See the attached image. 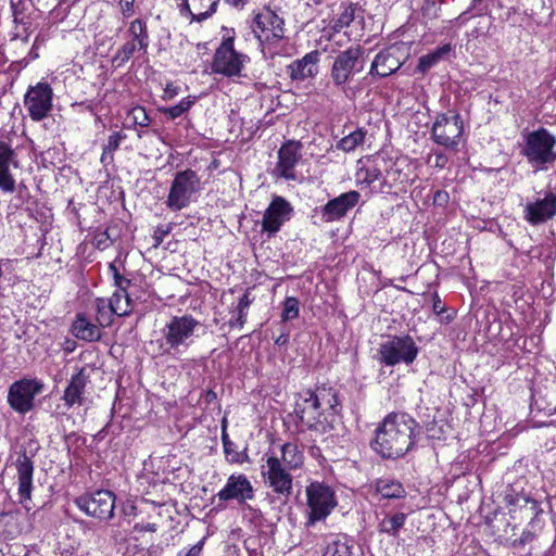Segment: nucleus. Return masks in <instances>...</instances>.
Wrapping results in <instances>:
<instances>
[{
  "label": "nucleus",
  "instance_id": "obj_30",
  "mask_svg": "<svg viewBox=\"0 0 556 556\" xmlns=\"http://www.w3.org/2000/svg\"><path fill=\"white\" fill-rule=\"evenodd\" d=\"M128 33L135 43L137 41L138 50L147 51L149 47V35L147 23L141 18H136L129 23Z\"/></svg>",
  "mask_w": 556,
  "mask_h": 556
},
{
  "label": "nucleus",
  "instance_id": "obj_53",
  "mask_svg": "<svg viewBox=\"0 0 556 556\" xmlns=\"http://www.w3.org/2000/svg\"><path fill=\"white\" fill-rule=\"evenodd\" d=\"M203 548V542L200 541L191 546L187 552L180 551L177 556H200Z\"/></svg>",
  "mask_w": 556,
  "mask_h": 556
},
{
  "label": "nucleus",
  "instance_id": "obj_9",
  "mask_svg": "<svg viewBox=\"0 0 556 556\" xmlns=\"http://www.w3.org/2000/svg\"><path fill=\"white\" fill-rule=\"evenodd\" d=\"M75 504L87 516L108 521L114 516L115 495L109 490H97L78 496Z\"/></svg>",
  "mask_w": 556,
  "mask_h": 556
},
{
  "label": "nucleus",
  "instance_id": "obj_18",
  "mask_svg": "<svg viewBox=\"0 0 556 556\" xmlns=\"http://www.w3.org/2000/svg\"><path fill=\"white\" fill-rule=\"evenodd\" d=\"M302 143L300 141L288 140L278 150V162L275 167L277 176L286 180H294L295 166L299 164Z\"/></svg>",
  "mask_w": 556,
  "mask_h": 556
},
{
  "label": "nucleus",
  "instance_id": "obj_34",
  "mask_svg": "<svg viewBox=\"0 0 556 556\" xmlns=\"http://www.w3.org/2000/svg\"><path fill=\"white\" fill-rule=\"evenodd\" d=\"M351 547L345 535H338L327 543L324 556H351Z\"/></svg>",
  "mask_w": 556,
  "mask_h": 556
},
{
  "label": "nucleus",
  "instance_id": "obj_1",
  "mask_svg": "<svg viewBox=\"0 0 556 556\" xmlns=\"http://www.w3.org/2000/svg\"><path fill=\"white\" fill-rule=\"evenodd\" d=\"M418 432V424L408 414L391 413L376 428L370 446L384 459H397L414 447Z\"/></svg>",
  "mask_w": 556,
  "mask_h": 556
},
{
  "label": "nucleus",
  "instance_id": "obj_37",
  "mask_svg": "<svg viewBox=\"0 0 556 556\" xmlns=\"http://www.w3.org/2000/svg\"><path fill=\"white\" fill-rule=\"evenodd\" d=\"M314 392L317 402H319L321 410H324L326 407L334 409L339 405L338 394L334 389L321 387L317 388V390Z\"/></svg>",
  "mask_w": 556,
  "mask_h": 556
},
{
  "label": "nucleus",
  "instance_id": "obj_16",
  "mask_svg": "<svg viewBox=\"0 0 556 556\" xmlns=\"http://www.w3.org/2000/svg\"><path fill=\"white\" fill-rule=\"evenodd\" d=\"M254 489L250 480L243 473L231 475L228 477L226 484L217 493L219 501H236L240 505H244L248 501L254 498Z\"/></svg>",
  "mask_w": 556,
  "mask_h": 556
},
{
  "label": "nucleus",
  "instance_id": "obj_33",
  "mask_svg": "<svg viewBox=\"0 0 556 556\" xmlns=\"http://www.w3.org/2000/svg\"><path fill=\"white\" fill-rule=\"evenodd\" d=\"M407 515L404 513H395L383 518L379 523V531L391 536H396L400 529L405 525Z\"/></svg>",
  "mask_w": 556,
  "mask_h": 556
},
{
  "label": "nucleus",
  "instance_id": "obj_4",
  "mask_svg": "<svg viewBox=\"0 0 556 556\" xmlns=\"http://www.w3.org/2000/svg\"><path fill=\"white\" fill-rule=\"evenodd\" d=\"M200 321L192 315L174 316L162 329L163 338L167 346L166 353L179 354L186 351L192 343Z\"/></svg>",
  "mask_w": 556,
  "mask_h": 556
},
{
  "label": "nucleus",
  "instance_id": "obj_6",
  "mask_svg": "<svg viewBox=\"0 0 556 556\" xmlns=\"http://www.w3.org/2000/svg\"><path fill=\"white\" fill-rule=\"evenodd\" d=\"M419 348L414 339L408 336H392L388 341L380 344L378 354L379 362L388 367L400 363L410 365L417 358Z\"/></svg>",
  "mask_w": 556,
  "mask_h": 556
},
{
  "label": "nucleus",
  "instance_id": "obj_39",
  "mask_svg": "<svg viewBox=\"0 0 556 556\" xmlns=\"http://www.w3.org/2000/svg\"><path fill=\"white\" fill-rule=\"evenodd\" d=\"M97 308V320L101 327H108L113 321V307L105 299H97L96 301Z\"/></svg>",
  "mask_w": 556,
  "mask_h": 556
},
{
  "label": "nucleus",
  "instance_id": "obj_50",
  "mask_svg": "<svg viewBox=\"0 0 556 556\" xmlns=\"http://www.w3.org/2000/svg\"><path fill=\"white\" fill-rule=\"evenodd\" d=\"M533 539H534V534L531 531H529V530H525L521 533L519 539L514 540L513 546H515V547L523 546V545L532 542Z\"/></svg>",
  "mask_w": 556,
  "mask_h": 556
},
{
  "label": "nucleus",
  "instance_id": "obj_23",
  "mask_svg": "<svg viewBox=\"0 0 556 556\" xmlns=\"http://www.w3.org/2000/svg\"><path fill=\"white\" fill-rule=\"evenodd\" d=\"M18 166L15 150L9 142L0 140V190L12 193L15 190V179L10 172V166Z\"/></svg>",
  "mask_w": 556,
  "mask_h": 556
},
{
  "label": "nucleus",
  "instance_id": "obj_19",
  "mask_svg": "<svg viewBox=\"0 0 556 556\" xmlns=\"http://www.w3.org/2000/svg\"><path fill=\"white\" fill-rule=\"evenodd\" d=\"M294 412L301 422L309 429H316L317 425L320 424L323 410L316 400L315 392L311 389L303 390L298 394Z\"/></svg>",
  "mask_w": 556,
  "mask_h": 556
},
{
  "label": "nucleus",
  "instance_id": "obj_29",
  "mask_svg": "<svg viewBox=\"0 0 556 556\" xmlns=\"http://www.w3.org/2000/svg\"><path fill=\"white\" fill-rule=\"evenodd\" d=\"M375 488L376 491L384 498H403L406 495L403 484L393 479H378Z\"/></svg>",
  "mask_w": 556,
  "mask_h": 556
},
{
  "label": "nucleus",
  "instance_id": "obj_58",
  "mask_svg": "<svg viewBox=\"0 0 556 556\" xmlns=\"http://www.w3.org/2000/svg\"><path fill=\"white\" fill-rule=\"evenodd\" d=\"M242 510H243V514H244L245 517L248 515H251V517L253 519H261V517H262V514H261V511L258 509H255V508L251 507L247 503L242 506Z\"/></svg>",
  "mask_w": 556,
  "mask_h": 556
},
{
  "label": "nucleus",
  "instance_id": "obj_8",
  "mask_svg": "<svg viewBox=\"0 0 556 556\" xmlns=\"http://www.w3.org/2000/svg\"><path fill=\"white\" fill-rule=\"evenodd\" d=\"M248 60V55L235 49L233 37H224L214 53L212 71L226 77L240 76Z\"/></svg>",
  "mask_w": 556,
  "mask_h": 556
},
{
  "label": "nucleus",
  "instance_id": "obj_45",
  "mask_svg": "<svg viewBox=\"0 0 556 556\" xmlns=\"http://www.w3.org/2000/svg\"><path fill=\"white\" fill-rule=\"evenodd\" d=\"M224 453L226 459L232 464H242L248 460L247 453L244 451H239L237 445L236 447H224Z\"/></svg>",
  "mask_w": 556,
  "mask_h": 556
},
{
  "label": "nucleus",
  "instance_id": "obj_26",
  "mask_svg": "<svg viewBox=\"0 0 556 556\" xmlns=\"http://www.w3.org/2000/svg\"><path fill=\"white\" fill-rule=\"evenodd\" d=\"M73 334L87 342H94L101 339L100 327L91 323L84 314H77L72 325Z\"/></svg>",
  "mask_w": 556,
  "mask_h": 556
},
{
  "label": "nucleus",
  "instance_id": "obj_12",
  "mask_svg": "<svg viewBox=\"0 0 556 556\" xmlns=\"http://www.w3.org/2000/svg\"><path fill=\"white\" fill-rule=\"evenodd\" d=\"M290 469L282 466V462L278 456L270 455L263 466L262 476L264 482L275 493L289 497L292 492L293 477Z\"/></svg>",
  "mask_w": 556,
  "mask_h": 556
},
{
  "label": "nucleus",
  "instance_id": "obj_43",
  "mask_svg": "<svg viewBox=\"0 0 556 556\" xmlns=\"http://www.w3.org/2000/svg\"><path fill=\"white\" fill-rule=\"evenodd\" d=\"M109 271L113 277L114 286L121 291H126L130 286V280L119 274L115 262L109 264Z\"/></svg>",
  "mask_w": 556,
  "mask_h": 556
},
{
  "label": "nucleus",
  "instance_id": "obj_52",
  "mask_svg": "<svg viewBox=\"0 0 556 556\" xmlns=\"http://www.w3.org/2000/svg\"><path fill=\"white\" fill-rule=\"evenodd\" d=\"M448 193L444 190L435 191L433 195V204L438 206H444L448 202Z\"/></svg>",
  "mask_w": 556,
  "mask_h": 556
},
{
  "label": "nucleus",
  "instance_id": "obj_47",
  "mask_svg": "<svg viewBox=\"0 0 556 556\" xmlns=\"http://www.w3.org/2000/svg\"><path fill=\"white\" fill-rule=\"evenodd\" d=\"M121 13L123 17L129 18L135 13V0H119Z\"/></svg>",
  "mask_w": 556,
  "mask_h": 556
},
{
  "label": "nucleus",
  "instance_id": "obj_2",
  "mask_svg": "<svg viewBox=\"0 0 556 556\" xmlns=\"http://www.w3.org/2000/svg\"><path fill=\"white\" fill-rule=\"evenodd\" d=\"M520 154L534 172L547 170L556 162V136L544 127L522 131Z\"/></svg>",
  "mask_w": 556,
  "mask_h": 556
},
{
  "label": "nucleus",
  "instance_id": "obj_10",
  "mask_svg": "<svg viewBox=\"0 0 556 556\" xmlns=\"http://www.w3.org/2000/svg\"><path fill=\"white\" fill-rule=\"evenodd\" d=\"M43 383L38 379L23 378L13 382L8 390V403L18 414H27L34 408L36 395L43 390Z\"/></svg>",
  "mask_w": 556,
  "mask_h": 556
},
{
  "label": "nucleus",
  "instance_id": "obj_17",
  "mask_svg": "<svg viewBox=\"0 0 556 556\" xmlns=\"http://www.w3.org/2000/svg\"><path fill=\"white\" fill-rule=\"evenodd\" d=\"M525 219L533 226L546 223L556 216V193L546 191L542 199L528 202L523 208Z\"/></svg>",
  "mask_w": 556,
  "mask_h": 556
},
{
  "label": "nucleus",
  "instance_id": "obj_42",
  "mask_svg": "<svg viewBox=\"0 0 556 556\" xmlns=\"http://www.w3.org/2000/svg\"><path fill=\"white\" fill-rule=\"evenodd\" d=\"M138 49V45L134 41L125 42L116 52L114 62H117V66L125 64Z\"/></svg>",
  "mask_w": 556,
  "mask_h": 556
},
{
  "label": "nucleus",
  "instance_id": "obj_14",
  "mask_svg": "<svg viewBox=\"0 0 556 556\" xmlns=\"http://www.w3.org/2000/svg\"><path fill=\"white\" fill-rule=\"evenodd\" d=\"M52 88L47 83H38L29 87L25 94L24 105L33 121L43 119L52 109Z\"/></svg>",
  "mask_w": 556,
  "mask_h": 556
},
{
  "label": "nucleus",
  "instance_id": "obj_57",
  "mask_svg": "<svg viewBox=\"0 0 556 556\" xmlns=\"http://www.w3.org/2000/svg\"><path fill=\"white\" fill-rule=\"evenodd\" d=\"M251 303H252V301L249 299V295L243 294L237 305L238 313L247 312V309L249 308Z\"/></svg>",
  "mask_w": 556,
  "mask_h": 556
},
{
  "label": "nucleus",
  "instance_id": "obj_49",
  "mask_svg": "<svg viewBox=\"0 0 556 556\" xmlns=\"http://www.w3.org/2000/svg\"><path fill=\"white\" fill-rule=\"evenodd\" d=\"M422 15L433 18L438 15V7L435 0H426L422 5Z\"/></svg>",
  "mask_w": 556,
  "mask_h": 556
},
{
  "label": "nucleus",
  "instance_id": "obj_62",
  "mask_svg": "<svg viewBox=\"0 0 556 556\" xmlns=\"http://www.w3.org/2000/svg\"><path fill=\"white\" fill-rule=\"evenodd\" d=\"M222 442H223V447H236V443H233L229 438H228V434L226 433V430L225 428L223 429V432H222Z\"/></svg>",
  "mask_w": 556,
  "mask_h": 556
},
{
  "label": "nucleus",
  "instance_id": "obj_64",
  "mask_svg": "<svg viewBox=\"0 0 556 556\" xmlns=\"http://www.w3.org/2000/svg\"><path fill=\"white\" fill-rule=\"evenodd\" d=\"M289 341V336L286 333L280 334L276 340L275 343L277 345H286Z\"/></svg>",
  "mask_w": 556,
  "mask_h": 556
},
{
  "label": "nucleus",
  "instance_id": "obj_27",
  "mask_svg": "<svg viewBox=\"0 0 556 556\" xmlns=\"http://www.w3.org/2000/svg\"><path fill=\"white\" fill-rule=\"evenodd\" d=\"M318 52L306 53L302 59L294 61L290 65L292 79L303 80L317 73Z\"/></svg>",
  "mask_w": 556,
  "mask_h": 556
},
{
  "label": "nucleus",
  "instance_id": "obj_32",
  "mask_svg": "<svg viewBox=\"0 0 556 556\" xmlns=\"http://www.w3.org/2000/svg\"><path fill=\"white\" fill-rule=\"evenodd\" d=\"M117 316H127L131 313V300L126 291L117 290L106 300Z\"/></svg>",
  "mask_w": 556,
  "mask_h": 556
},
{
  "label": "nucleus",
  "instance_id": "obj_51",
  "mask_svg": "<svg viewBox=\"0 0 556 556\" xmlns=\"http://www.w3.org/2000/svg\"><path fill=\"white\" fill-rule=\"evenodd\" d=\"M11 9L15 20L25 12L24 0H11Z\"/></svg>",
  "mask_w": 556,
  "mask_h": 556
},
{
  "label": "nucleus",
  "instance_id": "obj_28",
  "mask_svg": "<svg viewBox=\"0 0 556 556\" xmlns=\"http://www.w3.org/2000/svg\"><path fill=\"white\" fill-rule=\"evenodd\" d=\"M282 466L290 470H296L303 465V454L294 443H285L280 447Z\"/></svg>",
  "mask_w": 556,
  "mask_h": 556
},
{
  "label": "nucleus",
  "instance_id": "obj_61",
  "mask_svg": "<svg viewBox=\"0 0 556 556\" xmlns=\"http://www.w3.org/2000/svg\"><path fill=\"white\" fill-rule=\"evenodd\" d=\"M177 87L173 86V85H167L166 88L164 89V96L163 98L164 99H167V100H170L173 99L176 94H177Z\"/></svg>",
  "mask_w": 556,
  "mask_h": 556
},
{
  "label": "nucleus",
  "instance_id": "obj_54",
  "mask_svg": "<svg viewBox=\"0 0 556 556\" xmlns=\"http://www.w3.org/2000/svg\"><path fill=\"white\" fill-rule=\"evenodd\" d=\"M168 231H169L168 228H163V227H157L154 230V232H153L154 247H159L163 242V240H164L165 236H167Z\"/></svg>",
  "mask_w": 556,
  "mask_h": 556
},
{
  "label": "nucleus",
  "instance_id": "obj_48",
  "mask_svg": "<svg viewBox=\"0 0 556 556\" xmlns=\"http://www.w3.org/2000/svg\"><path fill=\"white\" fill-rule=\"evenodd\" d=\"M17 513L14 511H2L0 513V532L2 533H11V531L7 529H2V527H5L10 521L16 520Z\"/></svg>",
  "mask_w": 556,
  "mask_h": 556
},
{
  "label": "nucleus",
  "instance_id": "obj_38",
  "mask_svg": "<svg viewBox=\"0 0 556 556\" xmlns=\"http://www.w3.org/2000/svg\"><path fill=\"white\" fill-rule=\"evenodd\" d=\"M194 103L195 97L188 96L181 99L177 104L169 108H163L160 111L169 118L175 119L188 112Z\"/></svg>",
  "mask_w": 556,
  "mask_h": 556
},
{
  "label": "nucleus",
  "instance_id": "obj_41",
  "mask_svg": "<svg viewBox=\"0 0 556 556\" xmlns=\"http://www.w3.org/2000/svg\"><path fill=\"white\" fill-rule=\"evenodd\" d=\"M299 316V301L294 296L286 298L283 302V309L281 314L282 321H289L298 318Z\"/></svg>",
  "mask_w": 556,
  "mask_h": 556
},
{
  "label": "nucleus",
  "instance_id": "obj_46",
  "mask_svg": "<svg viewBox=\"0 0 556 556\" xmlns=\"http://www.w3.org/2000/svg\"><path fill=\"white\" fill-rule=\"evenodd\" d=\"M381 170L377 166L367 167L364 172V181L371 185L381 178Z\"/></svg>",
  "mask_w": 556,
  "mask_h": 556
},
{
  "label": "nucleus",
  "instance_id": "obj_15",
  "mask_svg": "<svg viewBox=\"0 0 556 556\" xmlns=\"http://www.w3.org/2000/svg\"><path fill=\"white\" fill-rule=\"evenodd\" d=\"M292 213L291 203L280 195H275L264 212L262 230L268 235L277 233L281 226L291 219Z\"/></svg>",
  "mask_w": 556,
  "mask_h": 556
},
{
  "label": "nucleus",
  "instance_id": "obj_44",
  "mask_svg": "<svg viewBox=\"0 0 556 556\" xmlns=\"http://www.w3.org/2000/svg\"><path fill=\"white\" fill-rule=\"evenodd\" d=\"M129 115L131 116L134 123L140 127H148L151 123V119L142 106H136L130 112Z\"/></svg>",
  "mask_w": 556,
  "mask_h": 556
},
{
  "label": "nucleus",
  "instance_id": "obj_63",
  "mask_svg": "<svg viewBox=\"0 0 556 556\" xmlns=\"http://www.w3.org/2000/svg\"><path fill=\"white\" fill-rule=\"evenodd\" d=\"M109 239H110L109 235L106 232H104L102 237L97 239V247L105 249L109 245V243H108Z\"/></svg>",
  "mask_w": 556,
  "mask_h": 556
},
{
  "label": "nucleus",
  "instance_id": "obj_5",
  "mask_svg": "<svg viewBox=\"0 0 556 556\" xmlns=\"http://www.w3.org/2000/svg\"><path fill=\"white\" fill-rule=\"evenodd\" d=\"M365 63L364 49L361 46H352L339 52L330 68L332 84L338 88H343L364 71Z\"/></svg>",
  "mask_w": 556,
  "mask_h": 556
},
{
  "label": "nucleus",
  "instance_id": "obj_35",
  "mask_svg": "<svg viewBox=\"0 0 556 556\" xmlns=\"http://www.w3.org/2000/svg\"><path fill=\"white\" fill-rule=\"evenodd\" d=\"M365 137L366 130L358 128L340 139L336 147L343 152H352L365 142Z\"/></svg>",
  "mask_w": 556,
  "mask_h": 556
},
{
  "label": "nucleus",
  "instance_id": "obj_24",
  "mask_svg": "<svg viewBox=\"0 0 556 556\" xmlns=\"http://www.w3.org/2000/svg\"><path fill=\"white\" fill-rule=\"evenodd\" d=\"M88 382L89 377L85 374V369L83 368L71 377L62 396L67 408H72L75 405L81 406L84 404Z\"/></svg>",
  "mask_w": 556,
  "mask_h": 556
},
{
  "label": "nucleus",
  "instance_id": "obj_36",
  "mask_svg": "<svg viewBox=\"0 0 556 556\" xmlns=\"http://www.w3.org/2000/svg\"><path fill=\"white\" fill-rule=\"evenodd\" d=\"M450 51H451V46L444 45L442 47H439L431 53L422 55L418 62V70L420 72H427L432 66H434L445 54L450 53Z\"/></svg>",
  "mask_w": 556,
  "mask_h": 556
},
{
  "label": "nucleus",
  "instance_id": "obj_11",
  "mask_svg": "<svg viewBox=\"0 0 556 556\" xmlns=\"http://www.w3.org/2000/svg\"><path fill=\"white\" fill-rule=\"evenodd\" d=\"M463 132V119L457 113L439 115L431 128L434 142L453 151H457Z\"/></svg>",
  "mask_w": 556,
  "mask_h": 556
},
{
  "label": "nucleus",
  "instance_id": "obj_25",
  "mask_svg": "<svg viewBox=\"0 0 556 556\" xmlns=\"http://www.w3.org/2000/svg\"><path fill=\"white\" fill-rule=\"evenodd\" d=\"M395 52L394 48L380 51L371 63L369 74L387 77L396 72L402 66V63L395 55Z\"/></svg>",
  "mask_w": 556,
  "mask_h": 556
},
{
  "label": "nucleus",
  "instance_id": "obj_40",
  "mask_svg": "<svg viewBox=\"0 0 556 556\" xmlns=\"http://www.w3.org/2000/svg\"><path fill=\"white\" fill-rule=\"evenodd\" d=\"M358 10L357 4L350 3L344 8L343 12L339 15L337 20L333 21L332 28L334 31L339 33L341 29L351 25V23L356 17V11Z\"/></svg>",
  "mask_w": 556,
  "mask_h": 556
},
{
  "label": "nucleus",
  "instance_id": "obj_59",
  "mask_svg": "<svg viewBox=\"0 0 556 556\" xmlns=\"http://www.w3.org/2000/svg\"><path fill=\"white\" fill-rule=\"evenodd\" d=\"M135 529L140 532H142V531L155 532L157 527L155 523L147 522V523H137L135 526Z\"/></svg>",
  "mask_w": 556,
  "mask_h": 556
},
{
  "label": "nucleus",
  "instance_id": "obj_60",
  "mask_svg": "<svg viewBox=\"0 0 556 556\" xmlns=\"http://www.w3.org/2000/svg\"><path fill=\"white\" fill-rule=\"evenodd\" d=\"M247 320V312L238 313V317L235 321H230L231 327L242 328Z\"/></svg>",
  "mask_w": 556,
  "mask_h": 556
},
{
  "label": "nucleus",
  "instance_id": "obj_13",
  "mask_svg": "<svg viewBox=\"0 0 556 556\" xmlns=\"http://www.w3.org/2000/svg\"><path fill=\"white\" fill-rule=\"evenodd\" d=\"M252 30L261 42L278 41L285 37V21L275 11L264 8L255 14Z\"/></svg>",
  "mask_w": 556,
  "mask_h": 556
},
{
  "label": "nucleus",
  "instance_id": "obj_56",
  "mask_svg": "<svg viewBox=\"0 0 556 556\" xmlns=\"http://www.w3.org/2000/svg\"><path fill=\"white\" fill-rule=\"evenodd\" d=\"M446 164H447V156L444 153H442V152L434 153V161H433L434 167L443 168Z\"/></svg>",
  "mask_w": 556,
  "mask_h": 556
},
{
  "label": "nucleus",
  "instance_id": "obj_22",
  "mask_svg": "<svg viewBox=\"0 0 556 556\" xmlns=\"http://www.w3.org/2000/svg\"><path fill=\"white\" fill-rule=\"evenodd\" d=\"M220 0H176L179 13L190 22H202L211 17Z\"/></svg>",
  "mask_w": 556,
  "mask_h": 556
},
{
  "label": "nucleus",
  "instance_id": "obj_20",
  "mask_svg": "<svg viewBox=\"0 0 556 556\" xmlns=\"http://www.w3.org/2000/svg\"><path fill=\"white\" fill-rule=\"evenodd\" d=\"M361 199V193L355 190L344 192L337 198L328 201L320 210L321 219L325 223H332L343 218L349 211L356 206Z\"/></svg>",
  "mask_w": 556,
  "mask_h": 556
},
{
  "label": "nucleus",
  "instance_id": "obj_3",
  "mask_svg": "<svg viewBox=\"0 0 556 556\" xmlns=\"http://www.w3.org/2000/svg\"><path fill=\"white\" fill-rule=\"evenodd\" d=\"M306 496V527H313L319 521H324L333 511L338 505L334 490L319 481L311 482L305 488Z\"/></svg>",
  "mask_w": 556,
  "mask_h": 556
},
{
  "label": "nucleus",
  "instance_id": "obj_55",
  "mask_svg": "<svg viewBox=\"0 0 556 556\" xmlns=\"http://www.w3.org/2000/svg\"><path fill=\"white\" fill-rule=\"evenodd\" d=\"M432 309L437 315H441L445 311V306L437 292L433 294Z\"/></svg>",
  "mask_w": 556,
  "mask_h": 556
},
{
  "label": "nucleus",
  "instance_id": "obj_7",
  "mask_svg": "<svg viewBox=\"0 0 556 556\" xmlns=\"http://www.w3.org/2000/svg\"><path fill=\"white\" fill-rule=\"evenodd\" d=\"M200 178L192 169L177 172L172 181L166 205L172 211L187 207L191 197L200 190Z\"/></svg>",
  "mask_w": 556,
  "mask_h": 556
},
{
  "label": "nucleus",
  "instance_id": "obj_21",
  "mask_svg": "<svg viewBox=\"0 0 556 556\" xmlns=\"http://www.w3.org/2000/svg\"><path fill=\"white\" fill-rule=\"evenodd\" d=\"M15 467L18 482L17 494L20 503L26 510H30L31 507L28 503L31 500L33 492L34 462L24 453L17 457Z\"/></svg>",
  "mask_w": 556,
  "mask_h": 556
},
{
  "label": "nucleus",
  "instance_id": "obj_31",
  "mask_svg": "<svg viewBox=\"0 0 556 556\" xmlns=\"http://www.w3.org/2000/svg\"><path fill=\"white\" fill-rule=\"evenodd\" d=\"M127 138L123 131H115L109 136L108 142L103 146L101 154V163L105 166L111 165L114 162V152L118 150L123 140Z\"/></svg>",
  "mask_w": 556,
  "mask_h": 556
}]
</instances>
